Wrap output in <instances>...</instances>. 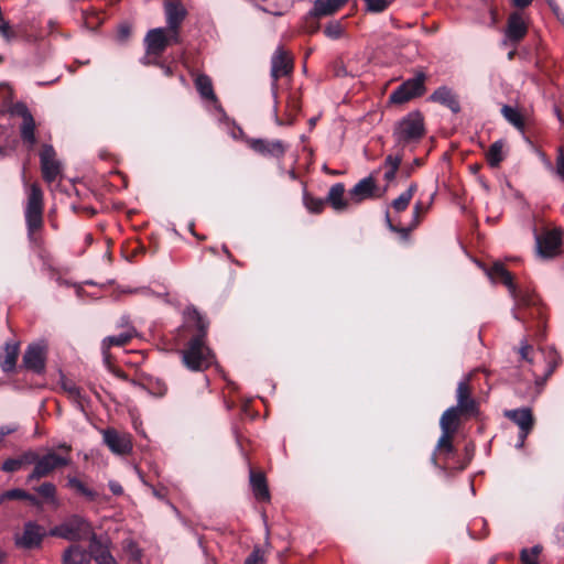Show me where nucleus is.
<instances>
[{
  "mask_svg": "<svg viewBox=\"0 0 564 564\" xmlns=\"http://www.w3.org/2000/svg\"><path fill=\"white\" fill-rule=\"evenodd\" d=\"M182 326L184 337H188L182 354L183 365L191 371H204L215 361V355L207 345L209 321L195 306L186 307Z\"/></svg>",
  "mask_w": 564,
  "mask_h": 564,
  "instance_id": "1",
  "label": "nucleus"
},
{
  "mask_svg": "<svg viewBox=\"0 0 564 564\" xmlns=\"http://www.w3.org/2000/svg\"><path fill=\"white\" fill-rule=\"evenodd\" d=\"M95 534L96 532L87 519L78 514H73L59 525L52 528L48 532L37 525V547L47 535L77 543L80 541H89Z\"/></svg>",
  "mask_w": 564,
  "mask_h": 564,
  "instance_id": "2",
  "label": "nucleus"
},
{
  "mask_svg": "<svg viewBox=\"0 0 564 564\" xmlns=\"http://www.w3.org/2000/svg\"><path fill=\"white\" fill-rule=\"evenodd\" d=\"M424 135V117L420 111L409 112L397 122L392 133L395 147L401 150L419 143Z\"/></svg>",
  "mask_w": 564,
  "mask_h": 564,
  "instance_id": "3",
  "label": "nucleus"
},
{
  "mask_svg": "<svg viewBox=\"0 0 564 564\" xmlns=\"http://www.w3.org/2000/svg\"><path fill=\"white\" fill-rule=\"evenodd\" d=\"M513 300L516 301L517 306L514 317L518 321L523 324L528 323L530 318L536 319L541 323L544 321V307L535 293L522 291Z\"/></svg>",
  "mask_w": 564,
  "mask_h": 564,
  "instance_id": "4",
  "label": "nucleus"
},
{
  "mask_svg": "<svg viewBox=\"0 0 564 564\" xmlns=\"http://www.w3.org/2000/svg\"><path fill=\"white\" fill-rule=\"evenodd\" d=\"M40 158L42 178L47 184H54L63 177V163L57 158L55 149L51 144H42L37 152Z\"/></svg>",
  "mask_w": 564,
  "mask_h": 564,
  "instance_id": "5",
  "label": "nucleus"
},
{
  "mask_svg": "<svg viewBox=\"0 0 564 564\" xmlns=\"http://www.w3.org/2000/svg\"><path fill=\"white\" fill-rule=\"evenodd\" d=\"M426 76L424 73H417L413 78L403 82L389 96L391 104L402 105L413 98L424 95Z\"/></svg>",
  "mask_w": 564,
  "mask_h": 564,
  "instance_id": "6",
  "label": "nucleus"
},
{
  "mask_svg": "<svg viewBox=\"0 0 564 564\" xmlns=\"http://www.w3.org/2000/svg\"><path fill=\"white\" fill-rule=\"evenodd\" d=\"M563 230L554 228L535 235L536 251L542 259H554L562 252Z\"/></svg>",
  "mask_w": 564,
  "mask_h": 564,
  "instance_id": "7",
  "label": "nucleus"
},
{
  "mask_svg": "<svg viewBox=\"0 0 564 564\" xmlns=\"http://www.w3.org/2000/svg\"><path fill=\"white\" fill-rule=\"evenodd\" d=\"M503 415L519 426L517 448H523L528 435L532 432L535 419L530 408L506 410Z\"/></svg>",
  "mask_w": 564,
  "mask_h": 564,
  "instance_id": "8",
  "label": "nucleus"
},
{
  "mask_svg": "<svg viewBox=\"0 0 564 564\" xmlns=\"http://www.w3.org/2000/svg\"><path fill=\"white\" fill-rule=\"evenodd\" d=\"M453 441L454 437L452 436L441 435L431 457L434 466L441 467L442 469H452L453 466H449L451 460H454V465H456L458 455Z\"/></svg>",
  "mask_w": 564,
  "mask_h": 564,
  "instance_id": "9",
  "label": "nucleus"
},
{
  "mask_svg": "<svg viewBox=\"0 0 564 564\" xmlns=\"http://www.w3.org/2000/svg\"><path fill=\"white\" fill-rule=\"evenodd\" d=\"M104 443L117 455H127L132 451V440L129 433H120L113 427L101 431Z\"/></svg>",
  "mask_w": 564,
  "mask_h": 564,
  "instance_id": "10",
  "label": "nucleus"
},
{
  "mask_svg": "<svg viewBox=\"0 0 564 564\" xmlns=\"http://www.w3.org/2000/svg\"><path fill=\"white\" fill-rule=\"evenodd\" d=\"M11 116L20 117L23 122L21 126V138L22 140L29 144L30 148H32L35 143V122L33 119V116L25 104L23 102H15L10 108Z\"/></svg>",
  "mask_w": 564,
  "mask_h": 564,
  "instance_id": "11",
  "label": "nucleus"
},
{
  "mask_svg": "<svg viewBox=\"0 0 564 564\" xmlns=\"http://www.w3.org/2000/svg\"><path fill=\"white\" fill-rule=\"evenodd\" d=\"M248 145L262 156L278 160L283 159L289 149V145L282 140L250 139Z\"/></svg>",
  "mask_w": 564,
  "mask_h": 564,
  "instance_id": "12",
  "label": "nucleus"
},
{
  "mask_svg": "<svg viewBox=\"0 0 564 564\" xmlns=\"http://www.w3.org/2000/svg\"><path fill=\"white\" fill-rule=\"evenodd\" d=\"M294 68V61L290 52L283 46H279L271 57V77L273 78V85L280 77L292 74Z\"/></svg>",
  "mask_w": 564,
  "mask_h": 564,
  "instance_id": "13",
  "label": "nucleus"
},
{
  "mask_svg": "<svg viewBox=\"0 0 564 564\" xmlns=\"http://www.w3.org/2000/svg\"><path fill=\"white\" fill-rule=\"evenodd\" d=\"M456 399L457 405L453 408L460 411L462 413H465V417H470L477 414L478 403L471 397V387L469 384V379H465L458 382L456 390Z\"/></svg>",
  "mask_w": 564,
  "mask_h": 564,
  "instance_id": "14",
  "label": "nucleus"
},
{
  "mask_svg": "<svg viewBox=\"0 0 564 564\" xmlns=\"http://www.w3.org/2000/svg\"><path fill=\"white\" fill-rule=\"evenodd\" d=\"M70 459L48 451L46 454H37V479L48 476L52 471L69 464Z\"/></svg>",
  "mask_w": 564,
  "mask_h": 564,
  "instance_id": "15",
  "label": "nucleus"
},
{
  "mask_svg": "<svg viewBox=\"0 0 564 564\" xmlns=\"http://www.w3.org/2000/svg\"><path fill=\"white\" fill-rule=\"evenodd\" d=\"M145 50L149 54L162 57L167 46L166 30L155 28L148 31L143 40Z\"/></svg>",
  "mask_w": 564,
  "mask_h": 564,
  "instance_id": "16",
  "label": "nucleus"
},
{
  "mask_svg": "<svg viewBox=\"0 0 564 564\" xmlns=\"http://www.w3.org/2000/svg\"><path fill=\"white\" fill-rule=\"evenodd\" d=\"M164 14L166 28L175 30L181 29L187 17V10L180 0H165Z\"/></svg>",
  "mask_w": 564,
  "mask_h": 564,
  "instance_id": "17",
  "label": "nucleus"
},
{
  "mask_svg": "<svg viewBox=\"0 0 564 564\" xmlns=\"http://www.w3.org/2000/svg\"><path fill=\"white\" fill-rule=\"evenodd\" d=\"M250 488L254 498L261 502H268L271 499L268 480L265 474L261 470L250 468L249 470Z\"/></svg>",
  "mask_w": 564,
  "mask_h": 564,
  "instance_id": "18",
  "label": "nucleus"
},
{
  "mask_svg": "<svg viewBox=\"0 0 564 564\" xmlns=\"http://www.w3.org/2000/svg\"><path fill=\"white\" fill-rule=\"evenodd\" d=\"M528 33V25L520 12H511L508 17L506 35L512 43H518Z\"/></svg>",
  "mask_w": 564,
  "mask_h": 564,
  "instance_id": "19",
  "label": "nucleus"
},
{
  "mask_svg": "<svg viewBox=\"0 0 564 564\" xmlns=\"http://www.w3.org/2000/svg\"><path fill=\"white\" fill-rule=\"evenodd\" d=\"M377 188L376 180L370 175L360 180L348 192L350 202L359 204L368 198L375 196Z\"/></svg>",
  "mask_w": 564,
  "mask_h": 564,
  "instance_id": "20",
  "label": "nucleus"
},
{
  "mask_svg": "<svg viewBox=\"0 0 564 564\" xmlns=\"http://www.w3.org/2000/svg\"><path fill=\"white\" fill-rule=\"evenodd\" d=\"M89 563L94 560L97 564H117L107 545L97 534L89 540L88 545Z\"/></svg>",
  "mask_w": 564,
  "mask_h": 564,
  "instance_id": "21",
  "label": "nucleus"
},
{
  "mask_svg": "<svg viewBox=\"0 0 564 564\" xmlns=\"http://www.w3.org/2000/svg\"><path fill=\"white\" fill-rule=\"evenodd\" d=\"M462 416H465V413H462L453 406L445 410L440 419L442 435L455 437V434L457 433L462 423Z\"/></svg>",
  "mask_w": 564,
  "mask_h": 564,
  "instance_id": "22",
  "label": "nucleus"
},
{
  "mask_svg": "<svg viewBox=\"0 0 564 564\" xmlns=\"http://www.w3.org/2000/svg\"><path fill=\"white\" fill-rule=\"evenodd\" d=\"M489 276L492 280H499L502 284H505L513 299L522 292V290L517 288L511 272L508 271L506 265L501 262H495L492 264L489 270Z\"/></svg>",
  "mask_w": 564,
  "mask_h": 564,
  "instance_id": "23",
  "label": "nucleus"
},
{
  "mask_svg": "<svg viewBox=\"0 0 564 564\" xmlns=\"http://www.w3.org/2000/svg\"><path fill=\"white\" fill-rule=\"evenodd\" d=\"M430 99L434 102L447 107L454 113H458L460 111V102L457 94H455L452 89L445 86L437 88L430 96Z\"/></svg>",
  "mask_w": 564,
  "mask_h": 564,
  "instance_id": "24",
  "label": "nucleus"
},
{
  "mask_svg": "<svg viewBox=\"0 0 564 564\" xmlns=\"http://www.w3.org/2000/svg\"><path fill=\"white\" fill-rule=\"evenodd\" d=\"M301 100L295 95H291L288 98L286 101V109H285V117L286 119H282L278 115V102L275 101L274 105V122L282 127V126H292L295 122L297 113L301 111Z\"/></svg>",
  "mask_w": 564,
  "mask_h": 564,
  "instance_id": "25",
  "label": "nucleus"
},
{
  "mask_svg": "<svg viewBox=\"0 0 564 564\" xmlns=\"http://www.w3.org/2000/svg\"><path fill=\"white\" fill-rule=\"evenodd\" d=\"M345 185L343 183H336L334 184L325 198V204L330 205V207L337 212H344L349 206V197L345 198Z\"/></svg>",
  "mask_w": 564,
  "mask_h": 564,
  "instance_id": "26",
  "label": "nucleus"
},
{
  "mask_svg": "<svg viewBox=\"0 0 564 564\" xmlns=\"http://www.w3.org/2000/svg\"><path fill=\"white\" fill-rule=\"evenodd\" d=\"M41 505H46L51 509H57L59 506L56 496V486L53 482L44 481L37 485V508Z\"/></svg>",
  "mask_w": 564,
  "mask_h": 564,
  "instance_id": "27",
  "label": "nucleus"
},
{
  "mask_svg": "<svg viewBox=\"0 0 564 564\" xmlns=\"http://www.w3.org/2000/svg\"><path fill=\"white\" fill-rule=\"evenodd\" d=\"M63 564H89L88 549H84L78 543L70 544L63 553Z\"/></svg>",
  "mask_w": 564,
  "mask_h": 564,
  "instance_id": "28",
  "label": "nucleus"
},
{
  "mask_svg": "<svg viewBox=\"0 0 564 564\" xmlns=\"http://www.w3.org/2000/svg\"><path fill=\"white\" fill-rule=\"evenodd\" d=\"M19 357V344L15 341L7 343L3 352L0 355V366L4 372H10L15 368Z\"/></svg>",
  "mask_w": 564,
  "mask_h": 564,
  "instance_id": "29",
  "label": "nucleus"
},
{
  "mask_svg": "<svg viewBox=\"0 0 564 564\" xmlns=\"http://www.w3.org/2000/svg\"><path fill=\"white\" fill-rule=\"evenodd\" d=\"M348 0H315L313 17H327L339 11Z\"/></svg>",
  "mask_w": 564,
  "mask_h": 564,
  "instance_id": "30",
  "label": "nucleus"
},
{
  "mask_svg": "<svg viewBox=\"0 0 564 564\" xmlns=\"http://www.w3.org/2000/svg\"><path fill=\"white\" fill-rule=\"evenodd\" d=\"M134 333H135L134 328L129 326L127 330H124L123 333H121L119 335L107 336L106 338L102 339V343H101L102 352L107 357L108 350L112 346L123 347V346L128 345L134 337Z\"/></svg>",
  "mask_w": 564,
  "mask_h": 564,
  "instance_id": "31",
  "label": "nucleus"
},
{
  "mask_svg": "<svg viewBox=\"0 0 564 564\" xmlns=\"http://www.w3.org/2000/svg\"><path fill=\"white\" fill-rule=\"evenodd\" d=\"M67 487L72 489L76 495L83 496L88 501H95L98 498V492L89 487H87L79 478L76 476L68 475Z\"/></svg>",
  "mask_w": 564,
  "mask_h": 564,
  "instance_id": "32",
  "label": "nucleus"
},
{
  "mask_svg": "<svg viewBox=\"0 0 564 564\" xmlns=\"http://www.w3.org/2000/svg\"><path fill=\"white\" fill-rule=\"evenodd\" d=\"M506 147V141L499 139L495 141L488 149L486 153V159L488 164L491 167H498L501 162L505 160L503 149Z\"/></svg>",
  "mask_w": 564,
  "mask_h": 564,
  "instance_id": "33",
  "label": "nucleus"
},
{
  "mask_svg": "<svg viewBox=\"0 0 564 564\" xmlns=\"http://www.w3.org/2000/svg\"><path fill=\"white\" fill-rule=\"evenodd\" d=\"M195 87L202 98L210 101H217L216 94L213 88V83L209 76L200 74L195 79Z\"/></svg>",
  "mask_w": 564,
  "mask_h": 564,
  "instance_id": "34",
  "label": "nucleus"
},
{
  "mask_svg": "<svg viewBox=\"0 0 564 564\" xmlns=\"http://www.w3.org/2000/svg\"><path fill=\"white\" fill-rule=\"evenodd\" d=\"M26 221L30 236L33 235L35 228V183L28 184V207Z\"/></svg>",
  "mask_w": 564,
  "mask_h": 564,
  "instance_id": "35",
  "label": "nucleus"
},
{
  "mask_svg": "<svg viewBox=\"0 0 564 564\" xmlns=\"http://www.w3.org/2000/svg\"><path fill=\"white\" fill-rule=\"evenodd\" d=\"M501 115L516 129H518L521 132L524 131V128H525L524 118L516 108H513L509 105H503L501 108Z\"/></svg>",
  "mask_w": 564,
  "mask_h": 564,
  "instance_id": "36",
  "label": "nucleus"
},
{
  "mask_svg": "<svg viewBox=\"0 0 564 564\" xmlns=\"http://www.w3.org/2000/svg\"><path fill=\"white\" fill-rule=\"evenodd\" d=\"M15 544L22 549H31L35 544V523L30 521L25 524L21 535H15Z\"/></svg>",
  "mask_w": 564,
  "mask_h": 564,
  "instance_id": "37",
  "label": "nucleus"
},
{
  "mask_svg": "<svg viewBox=\"0 0 564 564\" xmlns=\"http://www.w3.org/2000/svg\"><path fill=\"white\" fill-rule=\"evenodd\" d=\"M35 462V455L32 453L25 454L19 458H9L3 465L2 469L8 473L20 470L24 465Z\"/></svg>",
  "mask_w": 564,
  "mask_h": 564,
  "instance_id": "38",
  "label": "nucleus"
},
{
  "mask_svg": "<svg viewBox=\"0 0 564 564\" xmlns=\"http://www.w3.org/2000/svg\"><path fill=\"white\" fill-rule=\"evenodd\" d=\"M303 204L305 208L312 214H321L325 208V198L313 196L306 189L303 191Z\"/></svg>",
  "mask_w": 564,
  "mask_h": 564,
  "instance_id": "39",
  "label": "nucleus"
},
{
  "mask_svg": "<svg viewBox=\"0 0 564 564\" xmlns=\"http://www.w3.org/2000/svg\"><path fill=\"white\" fill-rule=\"evenodd\" d=\"M9 500H28L31 505L35 503V497L29 494L28 491L23 489H10L7 491H3L0 495V503H3Z\"/></svg>",
  "mask_w": 564,
  "mask_h": 564,
  "instance_id": "40",
  "label": "nucleus"
},
{
  "mask_svg": "<svg viewBox=\"0 0 564 564\" xmlns=\"http://www.w3.org/2000/svg\"><path fill=\"white\" fill-rule=\"evenodd\" d=\"M475 455V444L473 442H469L465 445L464 448V457H457L456 465H453L452 469L457 471L465 470L470 462L473 460Z\"/></svg>",
  "mask_w": 564,
  "mask_h": 564,
  "instance_id": "41",
  "label": "nucleus"
},
{
  "mask_svg": "<svg viewBox=\"0 0 564 564\" xmlns=\"http://www.w3.org/2000/svg\"><path fill=\"white\" fill-rule=\"evenodd\" d=\"M145 389L154 397L162 398L167 392V386L163 380L150 379L145 386Z\"/></svg>",
  "mask_w": 564,
  "mask_h": 564,
  "instance_id": "42",
  "label": "nucleus"
},
{
  "mask_svg": "<svg viewBox=\"0 0 564 564\" xmlns=\"http://www.w3.org/2000/svg\"><path fill=\"white\" fill-rule=\"evenodd\" d=\"M58 372L63 379V389L68 393V397L70 399L76 401L82 406L83 405L82 401L84 399V397L82 394V389L73 382L64 381V376H63L62 371L58 370Z\"/></svg>",
  "mask_w": 564,
  "mask_h": 564,
  "instance_id": "43",
  "label": "nucleus"
},
{
  "mask_svg": "<svg viewBox=\"0 0 564 564\" xmlns=\"http://www.w3.org/2000/svg\"><path fill=\"white\" fill-rule=\"evenodd\" d=\"M542 551V547L534 545L531 549H523L520 553V560L523 564H538V557Z\"/></svg>",
  "mask_w": 564,
  "mask_h": 564,
  "instance_id": "44",
  "label": "nucleus"
},
{
  "mask_svg": "<svg viewBox=\"0 0 564 564\" xmlns=\"http://www.w3.org/2000/svg\"><path fill=\"white\" fill-rule=\"evenodd\" d=\"M48 344L45 339L37 340V376L45 369Z\"/></svg>",
  "mask_w": 564,
  "mask_h": 564,
  "instance_id": "45",
  "label": "nucleus"
},
{
  "mask_svg": "<svg viewBox=\"0 0 564 564\" xmlns=\"http://www.w3.org/2000/svg\"><path fill=\"white\" fill-rule=\"evenodd\" d=\"M324 34L332 40H338L344 34V25L340 21H330L325 26Z\"/></svg>",
  "mask_w": 564,
  "mask_h": 564,
  "instance_id": "46",
  "label": "nucleus"
},
{
  "mask_svg": "<svg viewBox=\"0 0 564 564\" xmlns=\"http://www.w3.org/2000/svg\"><path fill=\"white\" fill-rule=\"evenodd\" d=\"M425 161L424 159L422 158H416L413 160L412 163L410 164H403L401 167H400V175L401 177L403 178H409L412 176V174L415 172V170L417 167H421L422 165H424Z\"/></svg>",
  "mask_w": 564,
  "mask_h": 564,
  "instance_id": "47",
  "label": "nucleus"
},
{
  "mask_svg": "<svg viewBox=\"0 0 564 564\" xmlns=\"http://www.w3.org/2000/svg\"><path fill=\"white\" fill-rule=\"evenodd\" d=\"M386 223L389 227V229L393 232H397L400 235L401 239L402 240H408L409 239V236H410V232L411 230L415 227V226H410V227H400V226H397L392 223L391 218H390V215L389 213L386 214Z\"/></svg>",
  "mask_w": 564,
  "mask_h": 564,
  "instance_id": "48",
  "label": "nucleus"
},
{
  "mask_svg": "<svg viewBox=\"0 0 564 564\" xmlns=\"http://www.w3.org/2000/svg\"><path fill=\"white\" fill-rule=\"evenodd\" d=\"M367 6V10L373 13H380L387 10L390 6L389 0H364Z\"/></svg>",
  "mask_w": 564,
  "mask_h": 564,
  "instance_id": "49",
  "label": "nucleus"
},
{
  "mask_svg": "<svg viewBox=\"0 0 564 564\" xmlns=\"http://www.w3.org/2000/svg\"><path fill=\"white\" fill-rule=\"evenodd\" d=\"M321 17H315L313 18V9L308 12V14L304 18V30L307 32V33H316L318 30H319V23H318V19Z\"/></svg>",
  "mask_w": 564,
  "mask_h": 564,
  "instance_id": "50",
  "label": "nucleus"
},
{
  "mask_svg": "<svg viewBox=\"0 0 564 564\" xmlns=\"http://www.w3.org/2000/svg\"><path fill=\"white\" fill-rule=\"evenodd\" d=\"M23 366L26 369H35V345L31 344L23 356Z\"/></svg>",
  "mask_w": 564,
  "mask_h": 564,
  "instance_id": "51",
  "label": "nucleus"
},
{
  "mask_svg": "<svg viewBox=\"0 0 564 564\" xmlns=\"http://www.w3.org/2000/svg\"><path fill=\"white\" fill-rule=\"evenodd\" d=\"M411 199L402 193L399 197L392 200L391 206L395 212L400 213L408 208Z\"/></svg>",
  "mask_w": 564,
  "mask_h": 564,
  "instance_id": "52",
  "label": "nucleus"
},
{
  "mask_svg": "<svg viewBox=\"0 0 564 564\" xmlns=\"http://www.w3.org/2000/svg\"><path fill=\"white\" fill-rule=\"evenodd\" d=\"M332 72L336 77H345L348 75L345 63L341 58H337L332 63Z\"/></svg>",
  "mask_w": 564,
  "mask_h": 564,
  "instance_id": "53",
  "label": "nucleus"
},
{
  "mask_svg": "<svg viewBox=\"0 0 564 564\" xmlns=\"http://www.w3.org/2000/svg\"><path fill=\"white\" fill-rule=\"evenodd\" d=\"M166 30V39H167V46L172 44H181L182 37H181V29H169L164 28Z\"/></svg>",
  "mask_w": 564,
  "mask_h": 564,
  "instance_id": "54",
  "label": "nucleus"
},
{
  "mask_svg": "<svg viewBox=\"0 0 564 564\" xmlns=\"http://www.w3.org/2000/svg\"><path fill=\"white\" fill-rule=\"evenodd\" d=\"M156 67L162 69L164 76L172 77L175 73L176 64L174 62L166 63L161 58Z\"/></svg>",
  "mask_w": 564,
  "mask_h": 564,
  "instance_id": "55",
  "label": "nucleus"
},
{
  "mask_svg": "<svg viewBox=\"0 0 564 564\" xmlns=\"http://www.w3.org/2000/svg\"><path fill=\"white\" fill-rule=\"evenodd\" d=\"M556 173L564 180V149L558 147L556 155Z\"/></svg>",
  "mask_w": 564,
  "mask_h": 564,
  "instance_id": "56",
  "label": "nucleus"
},
{
  "mask_svg": "<svg viewBox=\"0 0 564 564\" xmlns=\"http://www.w3.org/2000/svg\"><path fill=\"white\" fill-rule=\"evenodd\" d=\"M37 257H40L43 260L44 268H47L50 271L53 272V274L59 275L53 264L50 262L48 258L44 254V250L41 248L40 242L37 241ZM57 280H59V276H57Z\"/></svg>",
  "mask_w": 564,
  "mask_h": 564,
  "instance_id": "57",
  "label": "nucleus"
},
{
  "mask_svg": "<svg viewBox=\"0 0 564 564\" xmlns=\"http://www.w3.org/2000/svg\"><path fill=\"white\" fill-rule=\"evenodd\" d=\"M161 57L154 54H149L145 51L144 56L140 59L141 64L144 66H158Z\"/></svg>",
  "mask_w": 564,
  "mask_h": 564,
  "instance_id": "58",
  "label": "nucleus"
},
{
  "mask_svg": "<svg viewBox=\"0 0 564 564\" xmlns=\"http://www.w3.org/2000/svg\"><path fill=\"white\" fill-rule=\"evenodd\" d=\"M263 561L261 551L259 549H254L245 560L243 564H260Z\"/></svg>",
  "mask_w": 564,
  "mask_h": 564,
  "instance_id": "59",
  "label": "nucleus"
},
{
  "mask_svg": "<svg viewBox=\"0 0 564 564\" xmlns=\"http://www.w3.org/2000/svg\"><path fill=\"white\" fill-rule=\"evenodd\" d=\"M394 163L397 165V169L401 167V163H402V155L401 154H399V153L395 154V155L389 154L384 159V167H387V169L392 167Z\"/></svg>",
  "mask_w": 564,
  "mask_h": 564,
  "instance_id": "60",
  "label": "nucleus"
},
{
  "mask_svg": "<svg viewBox=\"0 0 564 564\" xmlns=\"http://www.w3.org/2000/svg\"><path fill=\"white\" fill-rule=\"evenodd\" d=\"M532 352H533V346H531L529 344H523L519 349L521 359L525 360L528 362H532V357H531Z\"/></svg>",
  "mask_w": 564,
  "mask_h": 564,
  "instance_id": "61",
  "label": "nucleus"
},
{
  "mask_svg": "<svg viewBox=\"0 0 564 564\" xmlns=\"http://www.w3.org/2000/svg\"><path fill=\"white\" fill-rule=\"evenodd\" d=\"M424 212L423 204L421 202H416L413 208V215L415 218L413 226H416L420 223V217Z\"/></svg>",
  "mask_w": 564,
  "mask_h": 564,
  "instance_id": "62",
  "label": "nucleus"
},
{
  "mask_svg": "<svg viewBox=\"0 0 564 564\" xmlns=\"http://www.w3.org/2000/svg\"><path fill=\"white\" fill-rule=\"evenodd\" d=\"M398 171H400V169H397V165L394 163L392 167L387 169L384 173V180L387 182H392L395 178Z\"/></svg>",
  "mask_w": 564,
  "mask_h": 564,
  "instance_id": "63",
  "label": "nucleus"
},
{
  "mask_svg": "<svg viewBox=\"0 0 564 564\" xmlns=\"http://www.w3.org/2000/svg\"><path fill=\"white\" fill-rule=\"evenodd\" d=\"M110 491L115 496H120L123 494V488L118 481H109L108 484Z\"/></svg>",
  "mask_w": 564,
  "mask_h": 564,
  "instance_id": "64",
  "label": "nucleus"
}]
</instances>
